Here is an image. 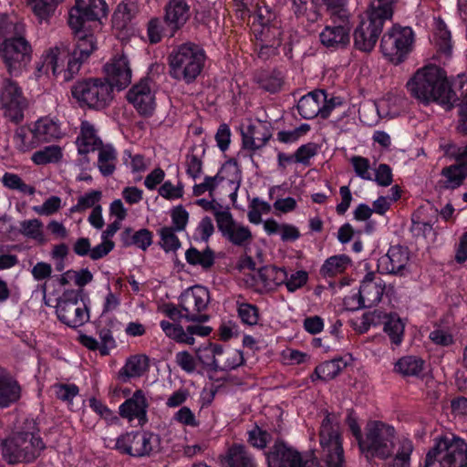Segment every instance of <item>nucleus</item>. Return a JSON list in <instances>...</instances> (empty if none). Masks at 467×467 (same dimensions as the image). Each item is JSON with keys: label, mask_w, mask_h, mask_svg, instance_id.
I'll use <instances>...</instances> for the list:
<instances>
[{"label": "nucleus", "mask_w": 467, "mask_h": 467, "mask_svg": "<svg viewBox=\"0 0 467 467\" xmlns=\"http://www.w3.org/2000/svg\"><path fill=\"white\" fill-rule=\"evenodd\" d=\"M413 450L412 441L400 436L394 426L381 420L367 422L359 451L368 460L392 458L388 467H410Z\"/></svg>", "instance_id": "1"}, {"label": "nucleus", "mask_w": 467, "mask_h": 467, "mask_svg": "<svg viewBox=\"0 0 467 467\" xmlns=\"http://www.w3.org/2000/svg\"><path fill=\"white\" fill-rule=\"evenodd\" d=\"M407 88L412 97L423 103L435 101L450 108L456 101L444 71L436 66L417 70L408 81Z\"/></svg>", "instance_id": "2"}, {"label": "nucleus", "mask_w": 467, "mask_h": 467, "mask_svg": "<svg viewBox=\"0 0 467 467\" xmlns=\"http://www.w3.org/2000/svg\"><path fill=\"white\" fill-rule=\"evenodd\" d=\"M205 60V52L200 46L192 42L179 45L168 56L170 76L190 84L202 73Z\"/></svg>", "instance_id": "3"}, {"label": "nucleus", "mask_w": 467, "mask_h": 467, "mask_svg": "<svg viewBox=\"0 0 467 467\" xmlns=\"http://www.w3.org/2000/svg\"><path fill=\"white\" fill-rule=\"evenodd\" d=\"M424 467H467V443L454 435L441 437L428 451Z\"/></svg>", "instance_id": "4"}, {"label": "nucleus", "mask_w": 467, "mask_h": 467, "mask_svg": "<svg viewBox=\"0 0 467 467\" xmlns=\"http://www.w3.org/2000/svg\"><path fill=\"white\" fill-rule=\"evenodd\" d=\"M113 449L121 455L149 458L161 451L162 441L161 436L152 431H128L116 439Z\"/></svg>", "instance_id": "5"}, {"label": "nucleus", "mask_w": 467, "mask_h": 467, "mask_svg": "<svg viewBox=\"0 0 467 467\" xmlns=\"http://www.w3.org/2000/svg\"><path fill=\"white\" fill-rule=\"evenodd\" d=\"M80 69V60L73 57L65 46L54 47L46 51L42 60L36 67V77L48 76L51 72L55 77H62L63 80H71Z\"/></svg>", "instance_id": "6"}, {"label": "nucleus", "mask_w": 467, "mask_h": 467, "mask_svg": "<svg viewBox=\"0 0 467 467\" xmlns=\"http://www.w3.org/2000/svg\"><path fill=\"white\" fill-rule=\"evenodd\" d=\"M319 444L325 466L344 467V450L342 436L337 418L334 414H327L319 430Z\"/></svg>", "instance_id": "7"}, {"label": "nucleus", "mask_w": 467, "mask_h": 467, "mask_svg": "<svg viewBox=\"0 0 467 467\" xmlns=\"http://www.w3.org/2000/svg\"><path fill=\"white\" fill-rule=\"evenodd\" d=\"M73 98L81 105L94 109L108 107L113 99V87L106 78H88L72 86Z\"/></svg>", "instance_id": "8"}, {"label": "nucleus", "mask_w": 467, "mask_h": 467, "mask_svg": "<svg viewBox=\"0 0 467 467\" xmlns=\"http://www.w3.org/2000/svg\"><path fill=\"white\" fill-rule=\"evenodd\" d=\"M45 449L42 439L30 432L17 433L3 443L4 459L10 464L30 462L36 460Z\"/></svg>", "instance_id": "9"}, {"label": "nucleus", "mask_w": 467, "mask_h": 467, "mask_svg": "<svg viewBox=\"0 0 467 467\" xmlns=\"http://www.w3.org/2000/svg\"><path fill=\"white\" fill-rule=\"evenodd\" d=\"M413 43V30L409 26L395 25L383 35L380 50L389 61L398 65L411 52Z\"/></svg>", "instance_id": "10"}, {"label": "nucleus", "mask_w": 467, "mask_h": 467, "mask_svg": "<svg viewBox=\"0 0 467 467\" xmlns=\"http://www.w3.org/2000/svg\"><path fill=\"white\" fill-rule=\"evenodd\" d=\"M0 57L10 76H19L32 59V47L24 35L4 39Z\"/></svg>", "instance_id": "11"}, {"label": "nucleus", "mask_w": 467, "mask_h": 467, "mask_svg": "<svg viewBox=\"0 0 467 467\" xmlns=\"http://www.w3.org/2000/svg\"><path fill=\"white\" fill-rule=\"evenodd\" d=\"M343 104L340 97L328 95L324 90H315L303 96L297 103V110L302 118L311 119L316 117L327 119L331 112Z\"/></svg>", "instance_id": "12"}, {"label": "nucleus", "mask_w": 467, "mask_h": 467, "mask_svg": "<svg viewBox=\"0 0 467 467\" xmlns=\"http://www.w3.org/2000/svg\"><path fill=\"white\" fill-rule=\"evenodd\" d=\"M210 303V293L202 285H193L180 296V306L184 318L192 322L204 323L209 316L205 313Z\"/></svg>", "instance_id": "13"}, {"label": "nucleus", "mask_w": 467, "mask_h": 467, "mask_svg": "<svg viewBox=\"0 0 467 467\" xmlns=\"http://www.w3.org/2000/svg\"><path fill=\"white\" fill-rule=\"evenodd\" d=\"M56 313L57 318L70 327H81L89 319L88 307L76 291L63 294L57 305Z\"/></svg>", "instance_id": "14"}, {"label": "nucleus", "mask_w": 467, "mask_h": 467, "mask_svg": "<svg viewBox=\"0 0 467 467\" xmlns=\"http://www.w3.org/2000/svg\"><path fill=\"white\" fill-rule=\"evenodd\" d=\"M268 467H315L314 460L302 459L301 453L282 439H276L265 453Z\"/></svg>", "instance_id": "15"}, {"label": "nucleus", "mask_w": 467, "mask_h": 467, "mask_svg": "<svg viewBox=\"0 0 467 467\" xmlns=\"http://www.w3.org/2000/svg\"><path fill=\"white\" fill-rule=\"evenodd\" d=\"M0 101L6 118L16 123L22 120L26 99L21 88L15 80L7 78L3 80L0 88Z\"/></svg>", "instance_id": "16"}, {"label": "nucleus", "mask_w": 467, "mask_h": 467, "mask_svg": "<svg viewBox=\"0 0 467 467\" xmlns=\"http://www.w3.org/2000/svg\"><path fill=\"white\" fill-rule=\"evenodd\" d=\"M330 20L331 24L319 34L320 43L333 50L345 48L350 42V17H330Z\"/></svg>", "instance_id": "17"}, {"label": "nucleus", "mask_w": 467, "mask_h": 467, "mask_svg": "<svg viewBox=\"0 0 467 467\" xmlns=\"http://www.w3.org/2000/svg\"><path fill=\"white\" fill-rule=\"evenodd\" d=\"M107 15L104 0H76L69 11L68 25L71 28H80L88 22L97 21Z\"/></svg>", "instance_id": "18"}, {"label": "nucleus", "mask_w": 467, "mask_h": 467, "mask_svg": "<svg viewBox=\"0 0 467 467\" xmlns=\"http://www.w3.org/2000/svg\"><path fill=\"white\" fill-rule=\"evenodd\" d=\"M150 400L142 389H136L133 394L119 406V415L129 423L136 421L138 426L148 423Z\"/></svg>", "instance_id": "19"}, {"label": "nucleus", "mask_w": 467, "mask_h": 467, "mask_svg": "<svg viewBox=\"0 0 467 467\" xmlns=\"http://www.w3.org/2000/svg\"><path fill=\"white\" fill-rule=\"evenodd\" d=\"M214 177L218 188L228 194L233 202H235L242 182V171L238 162L234 159L225 161Z\"/></svg>", "instance_id": "20"}, {"label": "nucleus", "mask_w": 467, "mask_h": 467, "mask_svg": "<svg viewBox=\"0 0 467 467\" xmlns=\"http://www.w3.org/2000/svg\"><path fill=\"white\" fill-rule=\"evenodd\" d=\"M127 99L141 115H150L155 109V93L152 82L144 78L128 92Z\"/></svg>", "instance_id": "21"}, {"label": "nucleus", "mask_w": 467, "mask_h": 467, "mask_svg": "<svg viewBox=\"0 0 467 467\" xmlns=\"http://www.w3.org/2000/svg\"><path fill=\"white\" fill-rule=\"evenodd\" d=\"M243 148L254 151L263 148L271 137L267 124L258 119H248L241 127Z\"/></svg>", "instance_id": "22"}, {"label": "nucleus", "mask_w": 467, "mask_h": 467, "mask_svg": "<svg viewBox=\"0 0 467 467\" xmlns=\"http://www.w3.org/2000/svg\"><path fill=\"white\" fill-rule=\"evenodd\" d=\"M217 227L222 235L234 245L246 246L253 241V234L250 228L236 222L230 211L217 223Z\"/></svg>", "instance_id": "23"}, {"label": "nucleus", "mask_w": 467, "mask_h": 467, "mask_svg": "<svg viewBox=\"0 0 467 467\" xmlns=\"http://www.w3.org/2000/svg\"><path fill=\"white\" fill-rule=\"evenodd\" d=\"M386 285L381 277L373 273H368L361 282L358 307H371L380 302L385 292Z\"/></svg>", "instance_id": "24"}, {"label": "nucleus", "mask_w": 467, "mask_h": 467, "mask_svg": "<svg viewBox=\"0 0 467 467\" xmlns=\"http://www.w3.org/2000/svg\"><path fill=\"white\" fill-rule=\"evenodd\" d=\"M204 350L212 356L211 364L217 369L232 370L244 363L243 353L235 348H224L219 344L210 343Z\"/></svg>", "instance_id": "25"}, {"label": "nucleus", "mask_w": 467, "mask_h": 467, "mask_svg": "<svg viewBox=\"0 0 467 467\" xmlns=\"http://www.w3.org/2000/svg\"><path fill=\"white\" fill-rule=\"evenodd\" d=\"M382 28L380 22H374L367 16L362 18L354 31L355 47L363 52H370L375 47Z\"/></svg>", "instance_id": "26"}, {"label": "nucleus", "mask_w": 467, "mask_h": 467, "mask_svg": "<svg viewBox=\"0 0 467 467\" xmlns=\"http://www.w3.org/2000/svg\"><path fill=\"white\" fill-rule=\"evenodd\" d=\"M108 80L119 88H126L131 81L132 71L126 55L114 56L104 67Z\"/></svg>", "instance_id": "27"}, {"label": "nucleus", "mask_w": 467, "mask_h": 467, "mask_svg": "<svg viewBox=\"0 0 467 467\" xmlns=\"http://www.w3.org/2000/svg\"><path fill=\"white\" fill-rule=\"evenodd\" d=\"M409 260L410 254L406 247L393 245L379 259L378 267L385 274L402 275Z\"/></svg>", "instance_id": "28"}, {"label": "nucleus", "mask_w": 467, "mask_h": 467, "mask_svg": "<svg viewBox=\"0 0 467 467\" xmlns=\"http://www.w3.org/2000/svg\"><path fill=\"white\" fill-rule=\"evenodd\" d=\"M150 368V358L145 354H137L129 357L125 364L118 371V379L128 382L131 379L140 378Z\"/></svg>", "instance_id": "29"}, {"label": "nucleus", "mask_w": 467, "mask_h": 467, "mask_svg": "<svg viewBox=\"0 0 467 467\" xmlns=\"http://www.w3.org/2000/svg\"><path fill=\"white\" fill-rule=\"evenodd\" d=\"M30 133L38 145L57 140L62 135L59 124L48 117L37 119L30 128Z\"/></svg>", "instance_id": "30"}, {"label": "nucleus", "mask_w": 467, "mask_h": 467, "mask_svg": "<svg viewBox=\"0 0 467 467\" xmlns=\"http://www.w3.org/2000/svg\"><path fill=\"white\" fill-rule=\"evenodd\" d=\"M76 37V47L72 52L73 57H77L80 60V66L83 61L88 59L89 56L97 48V39L95 36L88 29L87 26L80 28H72Z\"/></svg>", "instance_id": "31"}, {"label": "nucleus", "mask_w": 467, "mask_h": 467, "mask_svg": "<svg viewBox=\"0 0 467 467\" xmlns=\"http://www.w3.org/2000/svg\"><path fill=\"white\" fill-rule=\"evenodd\" d=\"M190 7L185 0H170L165 7V22L172 31L181 28L189 19Z\"/></svg>", "instance_id": "32"}, {"label": "nucleus", "mask_w": 467, "mask_h": 467, "mask_svg": "<svg viewBox=\"0 0 467 467\" xmlns=\"http://www.w3.org/2000/svg\"><path fill=\"white\" fill-rule=\"evenodd\" d=\"M222 462L228 467H257L253 454L243 444H233L228 448Z\"/></svg>", "instance_id": "33"}, {"label": "nucleus", "mask_w": 467, "mask_h": 467, "mask_svg": "<svg viewBox=\"0 0 467 467\" xmlns=\"http://www.w3.org/2000/svg\"><path fill=\"white\" fill-rule=\"evenodd\" d=\"M21 397L18 382L5 369L0 368V407L7 408Z\"/></svg>", "instance_id": "34"}, {"label": "nucleus", "mask_w": 467, "mask_h": 467, "mask_svg": "<svg viewBox=\"0 0 467 467\" xmlns=\"http://www.w3.org/2000/svg\"><path fill=\"white\" fill-rule=\"evenodd\" d=\"M76 144L79 154H88L95 151L103 145L101 140L97 136L94 126L87 120L81 122L80 132L77 138Z\"/></svg>", "instance_id": "35"}, {"label": "nucleus", "mask_w": 467, "mask_h": 467, "mask_svg": "<svg viewBox=\"0 0 467 467\" xmlns=\"http://www.w3.org/2000/svg\"><path fill=\"white\" fill-rule=\"evenodd\" d=\"M19 233L26 238L43 245L48 239L45 232L43 222L38 218L23 220L19 223Z\"/></svg>", "instance_id": "36"}, {"label": "nucleus", "mask_w": 467, "mask_h": 467, "mask_svg": "<svg viewBox=\"0 0 467 467\" xmlns=\"http://www.w3.org/2000/svg\"><path fill=\"white\" fill-rule=\"evenodd\" d=\"M96 150L99 151L98 168L101 174L104 176L113 174L118 162V153L116 149L110 144H105Z\"/></svg>", "instance_id": "37"}, {"label": "nucleus", "mask_w": 467, "mask_h": 467, "mask_svg": "<svg viewBox=\"0 0 467 467\" xmlns=\"http://www.w3.org/2000/svg\"><path fill=\"white\" fill-rule=\"evenodd\" d=\"M258 278L265 289L272 290L285 282L286 270L273 265L265 266L259 270Z\"/></svg>", "instance_id": "38"}, {"label": "nucleus", "mask_w": 467, "mask_h": 467, "mask_svg": "<svg viewBox=\"0 0 467 467\" xmlns=\"http://www.w3.org/2000/svg\"><path fill=\"white\" fill-rule=\"evenodd\" d=\"M396 2L397 0H374L367 11V17L374 22H380L383 26L385 21L392 17Z\"/></svg>", "instance_id": "39"}, {"label": "nucleus", "mask_w": 467, "mask_h": 467, "mask_svg": "<svg viewBox=\"0 0 467 467\" xmlns=\"http://www.w3.org/2000/svg\"><path fill=\"white\" fill-rule=\"evenodd\" d=\"M153 234L148 229H140L133 232L131 228H126L123 232V242L127 246L135 245L146 251L152 244Z\"/></svg>", "instance_id": "40"}, {"label": "nucleus", "mask_w": 467, "mask_h": 467, "mask_svg": "<svg viewBox=\"0 0 467 467\" xmlns=\"http://www.w3.org/2000/svg\"><path fill=\"white\" fill-rule=\"evenodd\" d=\"M424 369V361L415 356H406L400 358L394 370L404 377H419Z\"/></svg>", "instance_id": "41"}, {"label": "nucleus", "mask_w": 467, "mask_h": 467, "mask_svg": "<svg viewBox=\"0 0 467 467\" xmlns=\"http://www.w3.org/2000/svg\"><path fill=\"white\" fill-rule=\"evenodd\" d=\"M351 265L348 255L338 254L327 258L320 268V274L324 277H333L344 273Z\"/></svg>", "instance_id": "42"}, {"label": "nucleus", "mask_w": 467, "mask_h": 467, "mask_svg": "<svg viewBox=\"0 0 467 467\" xmlns=\"http://www.w3.org/2000/svg\"><path fill=\"white\" fill-rule=\"evenodd\" d=\"M347 362L341 358H334L319 364L315 369V376L324 381L336 378L345 368Z\"/></svg>", "instance_id": "43"}, {"label": "nucleus", "mask_w": 467, "mask_h": 467, "mask_svg": "<svg viewBox=\"0 0 467 467\" xmlns=\"http://www.w3.org/2000/svg\"><path fill=\"white\" fill-rule=\"evenodd\" d=\"M160 327L163 333L169 338L176 341L177 343L185 345H193L195 343L194 337L189 335L180 324L171 323L167 320H161Z\"/></svg>", "instance_id": "44"}, {"label": "nucleus", "mask_w": 467, "mask_h": 467, "mask_svg": "<svg viewBox=\"0 0 467 467\" xmlns=\"http://www.w3.org/2000/svg\"><path fill=\"white\" fill-rule=\"evenodd\" d=\"M405 323L397 314H389L386 317L384 331L389 337L391 343L399 346L404 336Z\"/></svg>", "instance_id": "45"}, {"label": "nucleus", "mask_w": 467, "mask_h": 467, "mask_svg": "<svg viewBox=\"0 0 467 467\" xmlns=\"http://www.w3.org/2000/svg\"><path fill=\"white\" fill-rule=\"evenodd\" d=\"M185 259L192 265L209 269L214 264V254L210 248L199 251L194 247H191L185 253Z\"/></svg>", "instance_id": "46"}, {"label": "nucleus", "mask_w": 467, "mask_h": 467, "mask_svg": "<svg viewBox=\"0 0 467 467\" xmlns=\"http://www.w3.org/2000/svg\"><path fill=\"white\" fill-rule=\"evenodd\" d=\"M25 26L16 16H0V37L7 39L24 35Z\"/></svg>", "instance_id": "47"}, {"label": "nucleus", "mask_w": 467, "mask_h": 467, "mask_svg": "<svg viewBox=\"0 0 467 467\" xmlns=\"http://www.w3.org/2000/svg\"><path fill=\"white\" fill-rule=\"evenodd\" d=\"M441 174L445 178L446 187L454 189L459 187L467 177V166L456 161L455 164L444 168Z\"/></svg>", "instance_id": "48"}, {"label": "nucleus", "mask_w": 467, "mask_h": 467, "mask_svg": "<svg viewBox=\"0 0 467 467\" xmlns=\"http://www.w3.org/2000/svg\"><path fill=\"white\" fill-rule=\"evenodd\" d=\"M136 11V5L133 2L119 3L112 16L114 26L124 28L131 21Z\"/></svg>", "instance_id": "49"}, {"label": "nucleus", "mask_w": 467, "mask_h": 467, "mask_svg": "<svg viewBox=\"0 0 467 467\" xmlns=\"http://www.w3.org/2000/svg\"><path fill=\"white\" fill-rule=\"evenodd\" d=\"M61 158V148L57 145H50L36 151L32 155L31 160L36 165H45L47 163L57 162Z\"/></svg>", "instance_id": "50"}, {"label": "nucleus", "mask_w": 467, "mask_h": 467, "mask_svg": "<svg viewBox=\"0 0 467 467\" xmlns=\"http://www.w3.org/2000/svg\"><path fill=\"white\" fill-rule=\"evenodd\" d=\"M3 185L10 190L17 191L27 195H34L36 189L34 186L26 184L15 173L5 172L1 180Z\"/></svg>", "instance_id": "51"}, {"label": "nucleus", "mask_w": 467, "mask_h": 467, "mask_svg": "<svg viewBox=\"0 0 467 467\" xmlns=\"http://www.w3.org/2000/svg\"><path fill=\"white\" fill-rule=\"evenodd\" d=\"M247 217L250 223L259 224L262 223V215L271 212V205L257 197L254 198L248 206Z\"/></svg>", "instance_id": "52"}, {"label": "nucleus", "mask_w": 467, "mask_h": 467, "mask_svg": "<svg viewBox=\"0 0 467 467\" xmlns=\"http://www.w3.org/2000/svg\"><path fill=\"white\" fill-rule=\"evenodd\" d=\"M434 41L439 47V49L445 53L450 54L451 50V33L447 29L446 25L441 20H437L435 24Z\"/></svg>", "instance_id": "53"}, {"label": "nucleus", "mask_w": 467, "mask_h": 467, "mask_svg": "<svg viewBox=\"0 0 467 467\" xmlns=\"http://www.w3.org/2000/svg\"><path fill=\"white\" fill-rule=\"evenodd\" d=\"M159 195L167 201H175L183 197L184 185L181 181L173 183L168 180L163 182L158 190Z\"/></svg>", "instance_id": "54"}, {"label": "nucleus", "mask_w": 467, "mask_h": 467, "mask_svg": "<svg viewBox=\"0 0 467 467\" xmlns=\"http://www.w3.org/2000/svg\"><path fill=\"white\" fill-rule=\"evenodd\" d=\"M237 313L241 321L248 326H254L259 321L258 308L249 303H237Z\"/></svg>", "instance_id": "55"}, {"label": "nucleus", "mask_w": 467, "mask_h": 467, "mask_svg": "<svg viewBox=\"0 0 467 467\" xmlns=\"http://www.w3.org/2000/svg\"><path fill=\"white\" fill-rule=\"evenodd\" d=\"M247 441L249 444L258 450L265 449L272 439V436L268 431L259 428L258 426H254L250 430L247 432Z\"/></svg>", "instance_id": "56"}, {"label": "nucleus", "mask_w": 467, "mask_h": 467, "mask_svg": "<svg viewBox=\"0 0 467 467\" xmlns=\"http://www.w3.org/2000/svg\"><path fill=\"white\" fill-rule=\"evenodd\" d=\"M61 0H28L35 15L40 19H47Z\"/></svg>", "instance_id": "57"}, {"label": "nucleus", "mask_w": 467, "mask_h": 467, "mask_svg": "<svg viewBox=\"0 0 467 467\" xmlns=\"http://www.w3.org/2000/svg\"><path fill=\"white\" fill-rule=\"evenodd\" d=\"M211 198L212 200L198 199L195 203L204 211L212 213L214 215L216 223H218L230 210L228 207H223L217 202L214 196Z\"/></svg>", "instance_id": "58"}, {"label": "nucleus", "mask_w": 467, "mask_h": 467, "mask_svg": "<svg viewBox=\"0 0 467 467\" xmlns=\"http://www.w3.org/2000/svg\"><path fill=\"white\" fill-rule=\"evenodd\" d=\"M62 208V200L58 196L47 198L41 205L32 207V210L40 216H51Z\"/></svg>", "instance_id": "59"}, {"label": "nucleus", "mask_w": 467, "mask_h": 467, "mask_svg": "<svg viewBox=\"0 0 467 467\" xmlns=\"http://www.w3.org/2000/svg\"><path fill=\"white\" fill-rule=\"evenodd\" d=\"M14 140L21 151H28L38 146L36 138L30 133V129L20 128L16 130Z\"/></svg>", "instance_id": "60"}, {"label": "nucleus", "mask_w": 467, "mask_h": 467, "mask_svg": "<svg viewBox=\"0 0 467 467\" xmlns=\"http://www.w3.org/2000/svg\"><path fill=\"white\" fill-rule=\"evenodd\" d=\"M101 199V192L100 191H91L85 193L83 196H80L78 200L76 205L72 206L70 211L72 213H79L83 212L88 208H94L97 206L96 204Z\"/></svg>", "instance_id": "61"}, {"label": "nucleus", "mask_w": 467, "mask_h": 467, "mask_svg": "<svg viewBox=\"0 0 467 467\" xmlns=\"http://www.w3.org/2000/svg\"><path fill=\"white\" fill-rule=\"evenodd\" d=\"M307 281L308 273L305 270H298L291 274L286 272V280L284 285L289 292L294 293L306 285Z\"/></svg>", "instance_id": "62"}, {"label": "nucleus", "mask_w": 467, "mask_h": 467, "mask_svg": "<svg viewBox=\"0 0 467 467\" xmlns=\"http://www.w3.org/2000/svg\"><path fill=\"white\" fill-rule=\"evenodd\" d=\"M172 227H163L160 231L161 246L165 252L176 251L181 244Z\"/></svg>", "instance_id": "63"}, {"label": "nucleus", "mask_w": 467, "mask_h": 467, "mask_svg": "<svg viewBox=\"0 0 467 467\" xmlns=\"http://www.w3.org/2000/svg\"><path fill=\"white\" fill-rule=\"evenodd\" d=\"M186 173L193 180L199 178L202 172V158L193 151L186 155L185 160Z\"/></svg>", "instance_id": "64"}]
</instances>
